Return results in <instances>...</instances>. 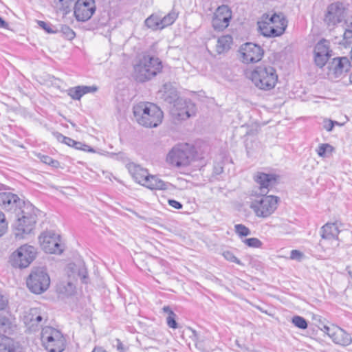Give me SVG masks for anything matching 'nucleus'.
Masks as SVG:
<instances>
[{
  "label": "nucleus",
  "mask_w": 352,
  "mask_h": 352,
  "mask_svg": "<svg viewBox=\"0 0 352 352\" xmlns=\"http://www.w3.org/2000/svg\"><path fill=\"white\" fill-rule=\"evenodd\" d=\"M323 331L331 338L335 344L348 346L352 342L351 335L338 326H324Z\"/></svg>",
  "instance_id": "obj_17"
},
{
  "label": "nucleus",
  "mask_w": 352,
  "mask_h": 352,
  "mask_svg": "<svg viewBox=\"0 0 352 352\" xmlns=\"http://www.w3.org/2000/svg\"><path fill=\"white\" fill-rule=\"evenodd\" d=\"M144 23L152 30H160L161 16L157 14H153L145 20Z\"/></svg>",
  "instance_id": "obj_31"
},
{
  "label": "nucleus",
  "mask_w": 352,
  "mask_h": 352,
  "mask_svg": "<svg viewBox=\"0 0 352 352\" xmlns=\"http://www.w3.org/2000/svg\"><path fill=\"white\" fill-rule=\"evenodd\" d=\"M58 1L60 3H63V1H64L65 0H58Z\"/></svg>",
  "instance_id": "obj_63"
},
{
  "label": "nucleus",
  "mask_w": 352,
  "mask_h": 352,
  "mask_svg": "<svg viewBox=\"0 0 352 352\" xmlns=\"http://www.w3.org/2000/svg\"><path fill=\"white\" fill-rule=\"evenodd\" d=\"M60 32L69 40H72L76 36L74 30L66 25H61Z\"/></svg>",
  "instance_id": "obj_39"
},
{
  "label": "nucleus",
  "mask_w": 352,
  "mask_h": 352,
  "mask_svg": "<svg viewBox=\"0 0 352 352\" xmlns=\"http://www.w3.org/2000/svg\"><path fill=\"white\" fill-rule=\"evenodd\" d=\"M38 240L42 249L47 253L60 254L63 251L60 236L54 232H42Z\"/></svg>",
  "instance_id": "obj_11"
},
{
  "label": "nucleus",
  "mask_w": 352,
  "mask_h": 352,
  "mask_svg": "<svg viewBox=\"0 0 352 352\" xmlns=\"http://www.w3.org/2000/svg\"><path fill=\"white\" fill-rule=\"evenodd\" d=\"M254 179L259 185L260 194L263 195H266L268 192V188L276 182L275 175L263 173H258Z\"/></svg>",
  "instance_id": "obj_20"
},
{
  "label": "nucleus",
  "mask_w": 352,
  "mask_h": 352,
  "mask_svg": "<svg viewBox=\"0 0 352 352\" xmlns=\"http://www.w3.org/2000/svg\"><path fill=\"white\" fill-rule=\"evenodd\" d=\"M41 339L49 352H62L65 349V338L61 332L51 327L42 329Z\"/></svg>",
  "instance_id": "obj_7"
},
{
  "label": "nucleus",
  "mask_w": 352,
  "mask_h": 352,
  "mask_svg": "<svg viewBox=\"0 0 352 352\" xmlns=\"http://www.w3.org/2000/svg\"><path fill=\"white\" fill-rule=\"evenodd\" d=\"M56 138L57 140L60 142H64L65 140H63V138H66V136H64L63 135L60 134V133H57L56 134Z\"/></svg>",
  "instance_id": "obj_55"
},
{
  "label": "nucleus",
  "mask_w": 352,
  "mask_h": 352,
  "mask_svg": "<svg viewBox=\"0 0 352 352\" xmlns=\"http://www.w3.org/2000/svg\"><path fill=\"white\" fill-rule=\"evenodd\" d=\"M350 67L351 63L347 57H336L328 63L327 74L330 80H333L348 72Z\"/></svg>",
  "instance_id": "obj_12"
},
{
  "label": "nucleus",
  "mask_w": 352,
  "mask_h": 352,
  "mask_svg": "<svg viewBox=\"0 0 352 352\" xmlns=\"http://www.w3.org/2000/svg\"><path fill=\"white\" fill-rule=\"evenodd\" d=\"M76 289V285L72 280L69 281H63L57 286V290L60 294L70 296L72 295Z\"/></svg>",
  "instance_id": "obj_29"
},
{
  "label": "nucleus",
  "mask_w": 352,
  "mask_h": 352,
  "mask_svg": "<svg viewBox=\"0 0 352 352\" xmlns=\"http://www.w3.org/2000/svg\"><path fill=\"white\" fill-rule=\"evenodd\" d=\"M39 210L32 204L27 202L16 212L14 223V234L16 238L23 239L34 228Z\"/></svg>",
  "instance_id": "obj_2"
},
{
  "label": "nucleus",
  "mask_w": 352,
  "mask_h": 352,
  "mask_svg": "<svg viewBox=\"0 0 352 352\" xmlns=\"http://www.w3.org/2000/svg\"><path fill=\"white\" fill-rule=\"evenodd\" d=\"M278 199L276 196H262L253 200L250 207L255 215L261 218L270 217L277 208Z\"/></svg>",
  "instance_id": "obj_8"
},
{
  "label": "nucleus",
  "mask_w": 352,
  "mask_h": 352,
  "mask_svg": "<svg viewBox=\"0 0 352 352\" xmlns=\"http://www.w3.org/2000/svg\"><path fill=\"white\" fill-rule=\"evenodd\" d=\"M162 69L159 58L144 54L133 65V76L138 82H144L157 76Z\"/></svg>",
  "instance_id": "obj_3"
},
{
  "label": "nucleus",
  "mask_w": 352,
  "mask_h": 352,
  "mask_svg": "<svg viewBox=\"0 0 352 352\" xmlns=\"http://www.w3.org/2000/svg\"><path fill=\"white\" fill-rule=\"evenodd\" d=\"M27 204L21 200L16 195L10 192L0 193V207L14 214L18 212L23 204Z\"/></svg>",
  "instance_id": "obj_18"
},
{
  "label": "nucleus",
  "mask_w": 352,
  "mask_h": 352,
  "mask_svg": "<svg viewBox=\"0 0 352 352\" xmlns=\"http://www.w3.org/2000/svg\"><path fill=\"white\" fill-rule=\"evenodd\" d=\"M195 153L193 146L187 143L179 144L168 152L166 161L175 167L186 166L194 160Z\"/></svg>",
  "instance_id": "obj_6"
},
{
  "label": "nucleus",
  "mask_w": 352,
  "mask_h": 352,
  "mask_svg": "<svg viewBox=\"0 0 352 352\" xmlns=\"http://www.w3.org/2000/svg\"><path fill=\"white\" fill-rule=\"evenodd\" d=\"M38 157L40 158L41 161L46 164L52 165V166H56L58 164V162L56 160H54L52 157L44 155H38Z\"/></svg>",
  "instance_id": "obj_44"
},
{
  "label": "nucleus",
  "mask_w": 352,
  "mask_h": 352,
  "mask_svg": "<svg viewBox=\"0 0 352 352\" xmlns=\"http://www.w3.org/2000/svg\"><path fill=\"white\" fill-rule=\"evenodd\" d=\"M243 242L250 248H260L262 245V242L257 238L246 239Z\"/></svg>",
  "instance_id": "obj_41"
},
{
  "label": "nucleus",
  "mask_w": 352,
  "mask_h": 352,
  "mask_svg": "<svg viewBox=\"0 0 352 352\" xmlns=\"http://www.w3.org/2000/svg\"><path fill=\"white\" fill-rule=\"evenodd\" d=\"M303 254L297 250H292L290 254V258L292 260L301 261L303 258Z\"/></svg>",
  "instance_id": "obj_46"
},
{
  "label": "nucleus",
  "mask_w": 352,
  "mask_h": 352,
  "mask_svg": "<svg viewBox=\"0 0 352 352\" xmlns=\"http://www.w3.org/2000/svg\"><path fill=\"white\" fill-rule=\"evenodd\" d=\"M224 258L227 260V261H231V262H234V263H236L239 265H241V262L240 261V260H239L234 255L232 252H229V251H226V252H224L223 254Z\"/></svg>",
  "instance_id": "obj_45"
},
{
  "label": "nucleus",
  "mask_w": 352,
  "mask_h": 352,
  "mask_svg": "<svg viewBox=\"0 0 352 352\" xmlns=\"http://www.w3.org/2000/svg\"><path fill=\"white\" fill-rule=\"evenodd\" d=\"M63 140H65L63 143L69 146H73V145H76V141L74 140L73 139H72L70 138L66 137V138H63ZM78 144H77V145Z\"/></svg>",
  "instance_id": "obj_53"
},
{
  "label": "nucleus",
  "mask_w": 352,
  "mask_h": 352,
  "mask_svg": "<svg viewBox=\"0 0 352 352\" xmlns=\"http://www.w3.org/2000/svg\"><path fill=\"white\" fill-rule=\"evenodd\" d=\"M32 308L25 311L23 316V322L30 329L34 330L35 316H32Z\"/></svg>",
  "instance_id": "obj_35"
},
{
  "label": "nucleus",
  "mask_w": 352,
  "mask_h": 352,
  "mask_svg": "<svg viewBox=\"0 0 352 352\" xmlns=\"http://www.w3.org/2000/svg\"><path fill=\"white\" fill-rule=\"evenodd\" d=\"M345 30L343 34L344 45L350 44L352 39V16L344 20Z\"/></svg>",
  "instance_id": "obj_30"
},
{
  "label": "nucleus",
  "mask_w": 352,
  "mask_h": 352,
  "mask_svg": "<svg viewBox=\"0 0 352 352\" xmlns=\"http://www.w3.org/2000/svg\"><path fill=\"white\" fill-rule=\"evenodd\" d=\"M36 251L34 247L23 245L15 250L10 256V263L15 268H25L36 258Z\"/></svg>",
  "instance_id": "obj_9"
},
{
  "label": "nucleus",
  "mask_w": 352,
  "mask_h": 352,
  "mask_svg": "<svg viewBox=\"0 0 352 352\" xmlns=\"http://www.w3.org/2000/svg\"><path fill=\"white\" fill-rule=\"evenodd\" d=\"M265 20L270 23L274 29L280 28L283 29V33L284 32L286 25V21L281 14H277L276 13H265L262 16Z\"/></svg>",
  "instance_id": "obj_24"
},
{
  "label": "nucleus",
  "mask_w": 352,
  "mask_h": 352,
  "mask_svg": "<svg viewBox=\"0 0 352 352\" xmlns=\"http://www.w3.org/2000/svg\"><path fill=\"white\" fill-rule=\"evenodd\" d=\"M345 10L342 3H335L329 5L324 16V22L329 28H333L337 24L344 20Z\"/></svg>",
  "instance_id": "obj_14"
},
{
  "label": "nucleus",
  "mask_w": 352,
  "mask_h": 352,
  "mask_svg": "<svg viewBox=\"0 0 352 352\" xmlns=\"http://www.w3.org/2000/svg\"><path fill=\"white\" fill-rule=\"evenodd\" d=\"M341 232H342V234L347 235L349 236H351V235H352L351 232L350 231H349V230H344V231Z\"/></svg>",
  "instance_id": "obj_59"
},
{
  "label": "nucleus",
  "mask_w": 352,
  "mask_h": 352,
  "mask_svg": "<svg viewBox=\"0 0 352 352\" xmlns=\"http://www.w3.org/2000/svg\"><path fill=\"white\" fill-rule=\"evenodd\" d=\"M96 11L94 0H78L74 7V15L79 21L89 20Z\"/></svg>",
  "instance_id": "obj_16"
},
{
  "label": "nucleus",
  "mask_w": 352,
  "mask_h": 352,
  "mask_svg": "<svg viewBox=\"0 0 352 352\" xmlns=\"http://www.w3.org/2000/svg\"><path fill=\"white\" fill-rule=\"evenodd\" d=\"M232 43V38L231 36H222L217 39L214 51L217 54L226 53L230 49Z\"/></svg>",
  "instance_id": "obj_27"
},
{
  "label": "nucleus",
  "mask_w": 352,
  "mask_h": 352,
  "mask_svg": "<svg viewBox=\"0 0 352 352\" xmlns=\"http://www.w3.org/2000/svg\"><path fill=\"white\" fill-rule=\"evenodd\" d=\"M239 52L245 63H257L261 60L264 52L261 47L252 43H246L240 47Z\"/></svg>",
  "instance_id": "obj_13"
},
{
  "label": "nucleus",
  "mask_w": 352,
  "mask_h": 352,
  "mask_svg": "<svg viewBox=\"0 0 352 352\" xmlns=\"http://www.w3.org/2000/svg\"><path fill=\"white\" fill-rule=\"evenodd\" d=\"M92 352H107L102 347L96 346Z\"/></svg>",
  "instance_id": "obj_56"
},
{
  "label": "nucleus",
  "mask_w": 352,
  "mask_h": 352,
  "mask_svg": "<svg viewBox=\"0 0 352 352\" xmlns=\"http://www.w3.org/2000/svg\"><path fill=\"white\" fill-rule=\"evenodd\" d=\"M331 146L328 144H320L317 149V153L320 157H324L326 152L331 151Z\"/></svg>",
  "instance_id": "obj_43"
},
{
  "label": "nucleus",
  "mask_w": 352,
  "mask_h": 352,
  "mask_svg": "<svg viewBox=\"0 0 352 352\" xmlns=\"http://www.w3.org/2000/svg\"><path fill=\"white\" fill-rule=\"evenodd\" d=\"M177 16L178 14L175 11L169 12L168 14L164 16L163 17L161 16L160 30L172 25L177 19Z\"/></svg>",
  "instance_id": "obj_32"
},
{
  "label": "nucleus",
  "mask_w": 352,
  "mask_h": 352,
  "mask_svg": "<svg viewBox=\"0 0 352 352\" xmlns=\"http://www.w3.org/2000/svg\"><path fill=\"white\" fill-rule=\"evenodd\" d=\"M71 190H73L72 188H63L60 192L63 193V194H69V191Z\"/></svg>",
  "instance_id": "obj_57"
},
{
  "label": "nucleus",
  "mask_w": 352,
  "mask_h": 352,
  "mask_svg": "<svg viewBox=\"0 0 352 352\" xmlns=\"http://www.w3.org/2000/svg\"><path fill=\"white\" fill-rule=\"evenodd\" d=\"M0 28L8 29V23H6L1 16H0Z\"/></svg>",
  "instance_id": "obj_54"
},
{
  "label": "nucleus",
  "mask_w": 352,
  "mask_h": 352,
  "mask_svg": "<svg viewBox=\"0 0 352 352\" xmlns=\"http://www.w3.org/2000/svg\"><path fill=\"white\" fill-rule=\"evenodd\" d=\"M292 323L298 328L305 329L307 328V322L306 320L299 316H296L292 318Z\"/></svg>",
  "instance_id": "obj_37"
},
{
  "label": "nucleus",
  "mask_w": 352,
  "mask_h": 352,
  "mask_svg": "<svg viewBox=\"0 0 352 352\" xmlns=\"http://www.w3.org/2000/svg\"><path fill=\"white\" fill-rule=\"evenodd\" d=\"M250 78L257 88L268 91L272 89L276 85L278 75L273 67L261 65L252 71Z\"/></svg>",
  "instance_id": "obj_5"
},
{
  "label": "nucleus",
  "mask_w": 352,
  "mask_h": 352,
  "mask_svg": "<svg viewBox=\"0 0 352 352\" xmlns=\"http://www.w3.org/2000/svg\"><path fill=\"white\" fill-rule=\"evenodd\" d=\"M170 185L169 183L149 174L143 186L151 190H166Z\"/></svg>",
  "instance_id": "obj_26"
},
{
  "label": "nucleus",
  "mask_w": 352,
  "mask_h": 352,
  "mask_svg": "<svg viewBox=\"0 0 352 352\" xmlns=\"http://www.w3.org/2000/svg\"><path fill=\"white\" fill-rule=\"evenodd\" d=\"M68 95L74 100H79L84 94H82L80 86L71 88L68 90Z\"/></svg>",
  "instance_id": "obj_36"
},
{
  "label": "nucleus",
  "mask_w": 352,
  "mask_h": 352,
  "mask_svg": "<svg viewBox=\"0 0 352 352\" xmlns=\"http://www.w3.org/2000/svg\"><path fill=\"white\" fill-rule=\"evenodd\" d=\"M232 19V12L229 7L226 5L218 7L214 13L212 20V25L214 30L222 31L226 29Z\"/></svg>",
  "instance_id": "obj_15"
},
{
  "label": "nucleus",
  "mask_w": 352,
  "mask_h": 352,
  "mask_svg": "<svg viewBox=\"0 0 352 352\" xmlns=\"http://www.w3.org/2000/svg\"><path fill=\"white\" fill-rule=\"evenodd\" d=\"M38 25L41 28L45 30L47 33H56V32H57V30H52L51 28L50 25L49 24H47V23L44 22V21H38Z\"/></svg>",
  "instance_id": "obj_48"
},
{
  "label": "nucleus",
  "mask_w": 352,
  "mask_h": 352,
  "mask_svg": "<svg viewBox=\"0 0 352 352\" xmlns=\"http://www.w3.org/2000/svg\"><path fill=\"white\" fill-rule=\"evenodd\" d=\"M168 204L174 208H176V209L182 208V204L176 200L168 199Z\"/></svg>",
  "instance_id": "obj_51"
},
{
  "label": "nucleus",
  "mask_w": 352,
  "mask_h": 352,
  "mask_svg": "<svg viewBox=\"0 0 352 352\" xmlns=\"http://www.w3.org/2000/svg\"><path fill=\"white\" fill-rule=\"evenodd\" d=\"M15 326L11 320L6 317H0V329L6 333H11L14 331Z\"/></svg>",
  "instance_id": "obj_33"
},
{
  "label": "nucleus",
  "mask_w": 352,
  "mask_h": 352,
  "mask_svg": "<svg viewBox=\"0 0 352 352\" xmlns=\"http://www.w3.org/2000/svg\"><path fill=\"white\" fill-rule=\"evenodd\" d=\"M8 228V223L6 219L5 214L0 210V237L7 232Z\"/></svg>",
  "instance_id": "obj_40"
},
{
  "label": "nucleus",
  "mask_w": 352,
  "mask_h": 352,
  "mask_svg": "<svg viewBox=\"0 0 352 352\" xmlns=\"http://www.w3.org/2000/svg\"><path fill=\"white\" fill-rule=\"evenodd\" d=\"M126 168L134 180L143 186L149 175L148 170L133 162L127 164Z\"/></svg>",
  "instance_id": "obj_21"
},
{
  "label": "nucleus",
  "mask_w": 352,
  "mask_h": 352,
  "mask_svg": "<svg viewBox=\"0 0 352 352\" xmlns=\"http://www.w3.org/2000/svg\"><path fill=\"white\" fill-rule=\"evenodd\" d=\"M76 144H79L73 145L72 147H74L76 149L82 150V151H88V152H91V153H94V150L92 148L89 147V146L82 144L81 142H76Z\"/></svg>",
  "instance_id": "obj_47"
},
{
  "label": "nucleus",
  "mask_w": 352,
  "mask_h": 352,
  "mask_svg": "<svg viewBox=\"0 0 352 352\" xmlns=\"http://www.w3.org/2000/svg\"><path fill=\"white\" fill-rule=\"evenodd\" d=\"M14 340L4 335L0 334V352H17Z\"/></svg>",
  "instance_id": "obj_28"
},
{
  "label": "nucleus",
  "mask_w": 352,
  "mask_h": 352,
  "mask_svg": "<svg viewBox=\"0 0 352 352\" xmlns=\"http://www.w3.org/2000/svg\"><path fill=\"white\" fill-rule=\"evenodd\" d=\"M257 25L258 31L264 36L275 37L283 34V29H274L263 16H261V19L258 21Z\"/></svg>",
  "instance_id": "obj_22"
},
{
  "label": "nucleus",
  "mask_w": 352,
  "mask_h": 352,
  "mask_svg": "<svg viewBox=\"0 0 352 352\" xmlns=\"http://www.w3.org/2000/svg\"><path fill=\"white\" fill-rule=\"evenodd\" d=\"M236 233L239 236H246L250 234V229L243 224H236L234 226Z\"/></svg>",
  "instance_id": "obj_38"
},
{
  "label": "nucleus",
  "mask_w": 352,
  "mask_h": 352,
  "mask_svg": "<svg viewBox=\"0 0 352 352\" xmlns=\"http://www.w3.org/2000/svg\"><path fill=\"white\" fill-rule=\"evenodd\" d=\"M67 269L69 278L72 277L73 279H75L79 277L82 283H87V272L83 263H80L79 265L70 263L68 265Z\"/></svg>",
  "instance_id": "obj_23"
},
{
  "label": "nucleus",
  "mask_w": 352,
  "mask_h": 352,
  "mask_svg": "<svg viewBox=\"0 0 352 352\" xmlns=\"http://www.w3.org/2000/svg\"><path fill=\"white\" fill-rule=\"evenodd\" d=\"M118 342H119L118 348V349H120L122 347V344L120 342V340H118Z\"/></svg>",
  "instance_id": "obj_60"
},
{
  "label": "nucleus",
  "mask_w": 352,
  "mask_h": 352,
  "mask_svg": "<svg viewBox=\"0 0 352 352\" xmlns=\"http://www.w3.org/2000/svg\"><path fill=\"white\" fill-rule=\"evenodd\" d=\"M170 84L164 85V100L169 104L173 103L170 113L173 118L178 121L186 120L196 113L195 104L190 100L178 98L175 89L170 88Z\"/></svg>",
  "instance_id": "obj_1"
},
{
  "label": "nucleus",
  "mask_w": 352,
  "mask_h": 352,
  "mask_svg": "<svg viewBox=\"0 0 352 352\" xmlns=\"http://www.w3.org/2000/svg\"><path fill=\"white\" fill-rule=\"evenodd\" d=\"M196 345L197 346V347H200V346H201V342H197Z\"/></svg>",
  "instance_id": "obj_61"
},
{
  "label": "nucleus",
  "mask_w": 352,
  "mask_h": 352,
  "mask_svg": "<svg viewBox=\"0 0 352 352\" xmlns=\"http://www.w3.org/2000/svg\"><path fill=\"white\" fill-rule=\"evenodd\" d=\"M82 94H87L88 93H94L98 90V88L96 86H85L82 85L80 86Z\"/></svg>",
  "instance_id": "obj_49"
},
{
  "label": "nucleus",
  "mask_w": 352,
  "mask_h": 352,
  "mask_svg": "<svg viewBox=\"0 0 352 352\" xmlns=\"http://www.w3.org/2000/svg\"><path fill=\"white\" fill-rule=\"evenodd\" d=\"M335 124H337V122H333L332 120H324V128L327 131H331L333 129Z\"/></svg>",
  "instance_id": "obj_50"
},
{
  "label": "nucleus",
  "mask_w": 352,
  "mask_h": 352,
  "mask_svg": "<svg viewBox=\"0 0 352 352\" xmlns=\"http://www.w3.org/2000/svg\"><path fill=\"white\" fill-rule=\"evenodd\" d=\"M166 322L168 326L172 329L177 328V323L176 322V314L174 312H171L166 318Z\"/></svg>",
  "instance_id": "obj_42"
},
{
  "label": "nucleus",
  "mask_w": 352,
  "mask_h": 352,
  "mask_svg": "<svg viewBox=\"0 0 352 352\" xmlns=\"http://www.w3.org/2000/svg\"><path fill=\"white\" fill-rule=\"evenodd\" d=\"M50 278L43 267L34 269L27 279V286L34 294H41L47 289Z\"/></svg>",
  "instance_id": "obj_10"
},
{
  "label": "nucleus",
  "mask_w": 352,
  "mask_h": 352,
  "mask_svg": "<svg viewBox=\"0 0 352 352\" xmlns=\"http://www.w3.org/2000/svg\"><path fill=\"white\" fill-rule=\"evenodd\" d=\"M349 79L350 82L352 83V73L350 74Z\"/></svg>",
  "instance_id": "obj_62"
},
{
  "label": "nucleus",
  "mask_w": 352,
  "mask_h": 352,
  "mask_svg": "<svg viewBox=\"0 0 352 352\" xmlns=\"http://www.w3.org/2000/svg\"><path fill=\"white\" fill-rule=\"evenodd\" d=\"M329 49V42L322 39L318 42L314 47V61L320 68L324 67L331 56Z\"/></svg>",
  "instance_id": "obj_19"
},
{
  "label": "nucleus",
  "mask_w": 352,
  "mask_h": 352,
  "mask_svg": "<svg viewBox=\"0 0 352 352\" xmlns=\"http://www.w3.org/2000/svg\"><path fill=\"white\" fill-rule=\"evenodd\" d=\"M340 233L338 226L336 223H326L322 227L321 236L323 239L331 240L339 239L338 235Z\"/></svg>",
  "instance_id": "obj_25"
},
{
  "label": "nucleus",
  "mask_w": 352,
  "mask_h": 352,
  "mask_svg": "<svg viewBox=\"0 0 352 352\" xmlns=\"http://www.w3.org/2000/svg\"><path fill=\"white\" fill-rule=\"evenodd\" d=\"M133 116L139 124L153 128L162 122L163 112L153 103L140 102L133 107Z\"/></svg>",
  "instance_id": "obj_4"
},
{
  "label": "nucleus",
  "mask_w": 352,
  "mask_h": 352,
  "mask_svg": "<svg viewBox=\"0 0 352 352\" xmlns=\"http://www.w3.org/2000/svg\"><path fill=\"white\" fill-rule=\"evenodd\" d=\"M8 305V299L0 294V310H3Z\"/></svg>",
  "instance_id": "obj_52"
},
{
  "label": "nucleus",
  "mask_w": 352,
  "mask_h": 352,
  "mask_svg": "<svg viewBox=\"0 0 352 352\" xmlns=\"http://www.w3.org/2000/svg\"><path fill=\"white\" fill-rule=\"evenodd\" d=\"M163 311L165 313H167L168 315L170 314L171 312H173L168 306H165L163 307Z\"/></svg>",
  "instance_id": "obj_58"
},
{
  "label": "nucleus",
  "mask_w": 352,
  "mask_h": 352,
  "mask_svg": "<svg viewBox=\"0 0 352 352\" xmlns=\"http://www.w3.org/2000/svg\"><path fill=\"white\" fill-rule=\"evenodd\" d=\"M31 314L32 316H35L34 330L43 320H47L46 314L42 311L41 308H32Z\"/></svg>",
  "instance_id": "obj_34"
}]
</instances>
